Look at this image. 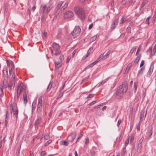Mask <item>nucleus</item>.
Segmentation results:
<instances>
[{
    "mask_svg": "<svg viewBox=\"0 0 156 156\" xmlns=\"http://www.w3.org/2000/svg\"><path fill=\"white\" fill-rule=\"evenodd\" d=\"M74 11L78 17L83 21L85 20V12L84 9L79 6L75 7Z\"/></svg>",
    "mask_w": 156,
    "mask_h": 156,
    "instance_id": "1",
    "label": "nucleus"
},
{
    "mask_svg": "<svg viewBox=\"0 0 156 156\" xmlns=\"http://www.w3.org/2000/svg\"><path fill=\"white\" fill-rule=\"evenodd\" d=\"M128 89L127 83L126 81L122 82V85L118 88L115 92L117 96H118L120 94L126 93Z\"/></svg>",
    "mask_w": 156,
    "mask_h": 156,
    "instance_id": "2",
    "label": "nucleus"
},
{
    "mask_svg": "<svg viewBox=\"0 0 156 156\" xmlns=\"http://www.w3.org/2000/svg\"><path fill=\"white\" fill-rule=\"evenodd\" d=\"M43 98V96H41L38 98V100L37 106V113L40 116L42 115L43 113H44V111L42 110V100Z\"/></svg>",
    "mask_w": 156,
    "mask_h": 156,
    "instance_id": "3",
    "label": "nucleus"
},
{
    "mask_svg": "<svg viewBox=\"0 0 156 156\" xmlns=\"http://www.w3.org/2000/svg\"><path fill=\"white\" fill-rule=\"evenodd\" d=\"M81 29L80 27L78 26L75 27L73 30L72 31L70 34V36L73 37V38H76L80 34Z\"/></svg>",
    "mask_w": 156,
    "mask_h": 156,
    "instance_id": "4",
    "label": "nucleus"
},
{
    "mask_svg": "<svg viewBox=\"0 0 156 156\" xmlns=\"http://www.w3.org/2000/svg\"><path fill=\"white\" fill-rule=\"evenodd\" d=\"M52 46L53 50L55 51V55H58L61 52V51L59 50L60 46L58 44L54 42L52 44Z\"/></svg>",
    "mask_w": 156,
    "mask_h": 156,
    "instance_id": "5",
    "label": "nucleus"
},
{
    "mask_svg": "<svg viewBox=\"0 0 156 156\" xmlns=\"http://www.w3.org/2000/svg\"><path fill=\"white\" fill-rule=\"evenodd\" d=\"M11 111L13 115L15 116L16 120H17L18 119V109L17 107L13 108V107H11Z\"/></svg>",
    "mask_w": 156,
    "mask_h": 156,
    "instance_id": "6",
    "label": "nucleus"
},
{
    "mask_svg": "<svg viewBox=\"0 0 156 156\" xmlns=\"http://www.w3.org/2000/svg\"><path fill=\"white\" fill-rule=\"evenodd\" d=\"M76 132H73L68 136L67 138V140L68 142H72L76 138Z\"/></svg>",
    "mask_w": 156,
    "mask_h": 156,
    "instance_id": "7",
    "label": "nucleus"
},
{
    "mask_svg": "<svg viewBox=\"0 0 156 156\" xmlns=\"http://www.w3.org/2000/svg\"><path fill=\"white\" fill-rule=\"evenodd\" d=\"M73 15L74 14L72 12L68 11L64 14V17L65 19H69L72 17Z\"/></svg>",
    "mask_w": 156,
    "mask_h": 156,
    "instance_id": "8",
    "label": "nucleus"
},
{
    "mask_svg": "<svg viewBox=\"0 0 156 156\" xmlns=\"http://www.w3.org/2000/svg\"><path fill=\"white\" fill-rule=\"evenodd\" d=\"M37 119L35 122V128H38V125L41 122V117L40 115H37Z\"/></svg>",
    "mask_w": 156,
    "mask_h": 156,
    "instance_id": "9",
    "label": "nucleus"
},
{
    "mask_svg": "<svg viewBox=\"0 0 156 156\" xmlns=\"http://www.w3.org/2000/svg\"><path fill=\"white\" fill-rule=\"evenodd\" d=\"M118 19H116L115 20L111 25V30H113L115 28L116 26L118 25Z\"/></svg>",
    "mask_w": 156,
    "mask_h": 156,
    "instance_id": "10",
    "label": "nucleus"
},
{
    "mask_svg": "<svg viewBox=\"0 0 156 156\" xmlns=\"http://www.w3.org/2000/svg\"><path fill=\"white\" fill-rule=\"evenodd\" d=\"M8 80L7 79H5L4 78L3 82V86L2 88H5L8 87V86L9 83H8Z\"/></svg>",
    "mask_w": 156,
    "mask_h": 156,
    "instance_id": "11",
    "label": "nucleus"
},
{
    "mask_svg": "<svg viewBox=\"0 0 156 156\" xmlns=\"http://www.w3.org/2000/svg\"><path fill=\"white\" fill-rule=\"evenodd\" d=\"M153 68L154 66L151 65L147 73V75L148 76L150 77L151 76V74H152L153 72Z\"/></svg>",
    "mask_w": 156,
    "mask_h": 156,
    "instance_id": "12",
    "label": "nucleus"
},
{
    "mask_svg": "<svg viewBox=\"0 0 156 156\" xmlns=\"http://www.w3.org/2000/svg\"><path fill=\"white\" fill-rule=\"evenodd\" d=\"M145 115H144V117L145 118L146 116V115H147V109L145 111H144V110H141L140 111V118H141V119H143V118L144 116V114L145 113Z\"/></svg>",
    "mask_w": 156,
    "mask_h": 156,
    "instance_id": "13",
    "label": "nucleus"
},
{
    "mask_svg": "<svg viewBox=\"0 0 156 156\" xmlns=\"http://www.w3.org/2000/svg\"><path fill=\"white\" fill-rule=\"evenodd\" d=\"M55 68L58 69L61 66L62 64L61 62H55Z\"/></svg>",
    "mask_w": 156,
    "mask_h": 156,
    "instance_id": "14",
    "label": "nucleus"
},
{
    "mask_svg": "<svg viewBox=\"0 0 156 156\" xmlns=\"http://www.w3.org/2000/svg\"><path fill=\"white\" fill-rule=\"evenodd\" d=\"M42 9L41 11L44 14H48V12H47V6L46 5L42 6Z\"/></svg>",
    "mask_w": 156,
    "mask_h": 156,
    "instance_id": "15",
    "label": "nucleus"
},
{
    "mask_svg": "<svg viewBox=\"0 0 156 156\" xmlns=\"http://www.w3.org/2000/svg\"><path fill=\"white\" fill-rule=\"evenodd\" d=\"M67 139H66L65 140H61L60 143L61 144L64 145L66 146H68V140H67Z\"/></svg>",
    "mask_w": 156,
    "mask_h": 156,
    "instance_id": "16",
    "label": "nucleus"
},
{
    "mask_svg": "<svg viewBox=\"0 0 156 156\" xmlns=\"http://www.w3.org/2000/svg\"><path fill=\"white\" fill-rule=\"evenodd\" d=\"M3 72L4 76V77H8V70L6 68H4L3 70Z\"/></svg>",
    "mask_w": 156,
    "mask_h": 156,
    "instance_id": "17",
    "label": "nucleus"
},
{
    "mask_svg": "<svg viewBox=\"0 0 156 156\" xmlns=\"http://www.w3.org/2000/svg\"><path fill=\"white\" fill-rule=\"evenodd\" d=\"M132 65V64L131 63H130L128 64V65H127V68L125 70V73L126 74L128 73L129 69H130V68L131 67Z\"/></svg>",
    "mask_w": 156,
    "mask_h": 156,
    "instance_id": "18",
    "label": "nucleus"
},
{
    "mask_svg": "<svg viewBox=\"0 0 156 156\" xmlns=\"http://www.w3.org/2000/svg\"><path fill=\"white\" fill-rule=\"evenodd\" d=\"M63 3V2L62 1L59 2L56 6V9L57 10L61 8Z\"/></svg>",
    "mask_w": 156,
    "mask_h": 156,
    "instance_id": "19",
    "label": "nucleus"
},
{
    "mask_svg": "<svg viewBox=\"0 0 156 156\" xmlns=\"http://www.w3.org/2000/svg\"><path fill=\"white\" fill-rule=\"evenodd\" d=\"M153 131L151 129L149 132L147 133V135L148 136V139L149 140L151 137V135L152 134Z\"/></svg>",
    "mask_w": 156,
    "mask_h": 156,
    "instance_id": "20",
    "label": "nucleus"
},
{
    "mask_svg": "<svg viewBox=\"0 0 156 156\" xmlns=\"http://www.w3.org/2000/svg\"><path fill=\"white\" fill-rule=\"evenodd\" d=\"M23 101L24 103L26 104L27 102V96L26 94L25 93L23 95Z\"/></svg>",
    "mask_w": 156,
    "mask_h": 156,
    "instance_id": "21",
    "label": "nucleus"
},
{
    "mask_svg": "<svg viewBox=\"0 0 156 156\" xmlns=\"http://www.w3.org/2000/svg\"><path fill=\"white\" fill-rule=\"evenodd\" d=\"M36 107V102H33L32 105V112L34 111L35 110Z\"/></svg>",
    "mask_w": 156,
    "mask_h": 156,
    "instance_id": "22",
    "label": "nucleus"
},
{
    "mask_svg": "<svg viewBox=\"0 0 156 156\" xmlns=\"http://www.w3.org/2000/svg\"><path fill=\"white\" fill-rule=\"evenodd\" d=\"M111 51H108L104 55L103 59H105L108 57Z\"/></svg>",
    "mask_w": 156,
    "mask_h": 156,
    "instance_id": "23",
    "label": "nucleus"
},
{
    "mask_svg": "<svg viewBox=\"0 0 156 156\" xmlns=\"http://www.w3.org/2000/svg\"><path fill=\"white\" fill-rule=\"evenodd\" d=\"M104 55L103 54H101L100 55L99 57L95 61L97 63L101 59H103Z\"/></svg>",
    "mask_w": 156,
    "mask_h": 156,
    "instance_id": "24",
    "label": "nucleus"
},
{
    "mask_svg": "<svg viewBox=\"0 0 156 156\" xmlns=\"http://www.w3.org/2000/svg\"><path fill=\"white\" fill-rule=\"evenodd\" d=\"M104 55L103 54H101L100 55L99 57L95 61L97 63L101 59H103Z\"/></svg>",
    "mask_w": 156,
    "mask_h": 156,
    "instance_id": "25",
    "label": "nucleus"
},
{
    "mask_svg": "<svg viewBox=\"0 0 156 156\" xmlns=\"http://www.w3.org/2000/svg\"><path fill=\"white\" fill-rule=\"evenodd\" d=\"M104 55L103 54H101L100 55L99 57L95 61L97 63L101 59H103Z\"/></svg>",
    "mask_w": 156,
    "mask_h": 156,
    "instance_id": "26",
    "label": "nucleus"
},
{
    "mask_svg": "<svg viewBox=\"0 0 156 156\" xmlns=\"http://www.w3.org/2000/svg\"><path fill=\"white\" fill-rule=\"evenodd\" d=\"M142 143H139L138 145V151L140 152L142 149Z\"/></svg>",
    "mask_w": 156,
    "mask_h": 156,
    "instance_id": "27",
    "label": "nucleus"
},
{
    "mask_svg": "<svg viewBox=\"0 0 156 156\" xmlns=\"http://www.w3.org/2000/svg\"><path fill=\"white\" fill-rule=\"evenodd\" d=\"M141 57V55H140L139 56H138L135 59L134 62L135 64H137L139 60L140 59Z\"/></svg>",
    "mask_w": 156,
    "mask_h": 156,
    "instance_id": "28",
    "label": "nucleus"
},
{
    "mask_svg": "<svg viewBox=\"0 0 156 156\" xmlns=\"http://www.w3.org/2000/svg\"><path fill=\"white\" fill-rule=\"evenodd\" d=\"M126 21V19L124 17H123L121 19L120 22V24H122L125 23Z\"/></svg>",
    "mask_w": 156,
    "mask_h": 156,
    "instance_id": "29",
    "label": "nucleus"
},
{
    "mask_svg": "<svg viewBox=\"0 0 156 156\" xmlns=\"http://www.w3.org/2000/svg\"><path fill=\"white\" fill-rule=\"evenodd\" d=\"M52 7L53 5L52 4L50 5L47 8V12H48V13Z\"/></svg>",
    "mask_w": 156,
    "mask_h": 156,
    "instance_id": "30",
    "label": "nucleus"
},
{
    "mask_svg": "<svg viewBox=\"0 0 156 156\" xmlns=\"http://www.w3.org/2000/svg\"><path fill=\"white\" fill-rule=\"evenodd\" d=\"M107 80V79H105V80L102 81L101 82L99 83L98 86H100L105 83L106 82Z\"/></svg>",
    "mask_w": 156,
    "mask_h": 156,
    "instance_id": "31",
    "label": "nucleus"
},
{
    "mask_svg": "<svg viewBox=\"0 0 156 156\" xmlns=\"http://www.w3.org/2000/svg\"><path fill=\"white\" fill-rule=\"evenodd\" d=\"M52 87V84L51 82H50L48 85L47 90V91H48L50 90V89Z\"/></svg>",
    "mask_w": 156,
    "mask_h": 156,
    "instance_id": "32",
    "label": "nucleus"
},
{
    "mask_svg": "<svg viewBox=\"0 0 156 156\" xmlns=\"http://www.w3.org/2000/svg\"><path fill=\"white\" fill-rule=\"evenodd\" d=\"M97 38V37L95 36H94L93 37H92L90 39V41L91 42H92L94 41H95Z\"/></svg>",
    "mask_w": 156,
    "mask_h": 156,
    "instance_id": "33",
    "label": "nucleus"
},
{
    "mask_svg": "<svg viewBox=\"0 0 156 156\" xmlns=\"http://www.w3.org/2000/svg\"><path fill=\"white\" fill-rule=\"evenodd\" d=\"M50 138L49 134L48 133H46L44 136V139L45 140H48Z\"/></svg>",
    "mask_w": 156,
    "mask_h": 156,
    "instance_id": "34",
    "label": "nucleus"
},
{
    "mask_svg": "<svg viewBox=\"0 0 156 156\" xmlns=\"http://www.w3.org/2000/svg\"><path fill=\"white\" fill-rule=\"evenodd\" d=\"M19 88H18H18H17V89H16V92H17V98L18 100H19V98L20 96V93L19 92Z\"/></svg>",
    "mask_w": 156,
    "mask_h": 156,
    "instance_id": "35",
    "label": "nucleus"
},
{
    "mask_svg": "<svg viewBox=\"0 0 156 156\" xmlns=\"http://www.w3.org/2000/svg\"><path fill=\"white\" fill-rule=\"evenodd\" d=\"M52 141V140H50L47 141L44 144V146L46 147L48 146L49 144H50Z\"/></svg>",
    "mask_w": 156,
    "mask_h": 156,
    "instance_id": "36",
    "label": "nucleus"
},
{
    "mask_svg": "<svg viewBox=\"0 0 156 156\" xmlns=\"http://www.w3.org/2000/svg\"><path fill=\"white\" fill-rule=\"evenodd\" d=\"M143 69V67H142L138 71L137 76H138L140 75L143 74V72L142 71V70Z\"/></svg>",
    "mask_w": 156,
    "mask_h": 156,
    "instance_id": "37",
    "label": "nucleus"
},
{
    "mask_svg": "<svg viewBox=\"0 0 156 156\" xmlns=\"http://www.w3.org/2000/svg\"><path fill=\"white\" fill-rule=\"evenodd\" d=\"M68 5V3L67 2H66L64 5L62 6L61 9H62L63 10H64L65 8H66L67 7Z\"/></svg>",
    "mask_w": 156,
    "mask_h": 156,
    "instance_id": "38",
    "label": "nucleus"
},
{
    "mask_svg": "<svg viewBox=\"0 0 156 156\" xmlns=\"http://www.w3.org/2000/svg\"><path fill=\"white\" fill-rule=\"evenodd\" d=\"M134 138L133 136L132 135L131 136V138L130 140V143L131 144H132L133 141L134 140Z\"/></svg>",
    "mask_w": 156,
    "mask_h": 156,
    "instance_id": "39",
    "label": "nucleus"
},
{
    "mask_svg": "<svg viewBox=\"0 0 156 156\" xmlns=\"http://www.w3.org/2000/svg\"><path fill=\"white\" fill-rule=\"evenodd\" d=\"M90 55V53L89 52V51H87V53L86 55L84 56H83L82 58V59H85L88 56Z\"/></svg>",
    "mask_w": 156,
    "mask_h": 156,
    "instance_id": "40",
    "label": "nucleus"
},
{
    "mask_svg": "<svg viewBox=\"0 0 156 156\" xmlns=\"http://www.w3.org/2000/svg\"><path fill=\"white\" fill-rule=\"evenodd\" d=\"M136 47H133L129 53L132 54L133 52L136 50Z\"/></svg>",
    "mask_w": 156,
    "mask_h": 156,
    "instance_id": "41",
    "label": "nucleus"
},
{
    "mask_svg": "<svg viewBox=\"0 0 156 156\" xmlns=\"http://www.w3.org/2000/svg\"><path fill=\"white\" fill-rule=\"evenodd\" d=\"M126 31L129 34L131 33V28L129 27H128L126 28Z\"/></svg>",
    "mask_w": 156,
    "mask_h": 156,
    "instance_id": "42",
    "label": "nucleus"
},
{
    "mask_svg": "<svg viewBox=\"0 0 156 156\" xmlns=\"http://www.w3.org/2000/svg\"><path fill=\"white\" fill-rule=\"evenodd\" d=\"M137 85H138L137 83H136V82L134 83V89L135 90V92L137 90Z\"/></svg>",
    "mask_w": 156,
    "mask_h": 156,
    "instance_id": "43",
    "label": "nucleus"
},
{
    "mask_svg": "<svg viewBox=\"0 0 156 156\" xmlns=\"http://www.w3.org/2000/svg\"><path fill=\"white\" fill-rule=\"evenodd\" d=\"M150 18V16L148 17L147 18L146 21H145V23L148 25H149V20Z\"/></svg>",
    "mask_w": 156,
    "mask_h": 156,
    "instance_id": "44",
    "label": "nucleus"
},
{
    "mask_svg": "<svg viewBox=\"0 0 156 156\" xmlns=\"http://www.w3.org/2000/svg\"><path fill=\"white\" fill-rule=\"evenodd\" d=\"M89 76H87V77H85V78H84L82 81V82H83V83H84V82H86L87 80H88V79H89Z\"/></svg>",
    "mask_w": 156,
    "mask_h": 156,
    "instance_id": "45",
    "label": "nucleus"
},
{
    "mask_svg": "<svg viewBox=\"0 0 156 156\" xmlns=\"http://www.w3.org/2000/svg\"><path fill=\"white\" fill-rule=\"evenodd\" d=\"M109 5L110 6L112 7L114 5V0H112L111 1V2L109 3Z\"/></svg>",
    "mask_w": 156,
    "mask_h": 156,
    "instance_id": "46",
    "label": "nucleus"
},
{
    "mask_svg": "<svg viewBox=\"0 0 156 156\" xmlns=\"http://www.w3.org/2000/svg\"><path fill=\"white\" fill-rule=\"evenodd\" d=\"M46 152L44 151H43L41 152L40 155L42 156H44L46 155Z\"/></svg>",
    "mask_w": 156,
    "mask_h": 156,
    "instance_id": "47",
    "label": "nucleus"
},
{
    "mask_svg": "<svg viewBox=\"0 0 156 156\" xmlns=\"http://www.w3.org/2000/svg\"><path fill=\"white\" fill-rule=\"evenodd\" d=\"M153 22H154L156 20V12H155V14L153 17Z\"/></svg>",
    "mask_w": 156,
    "mask_h": 156,
    "instance_id": "48",
    "label": "nucleus"
},
{
    "mask_svg": "<svg viewBox=\"0 0 156 156\" xmlns=\"http://www.w3.org/2000/svg\"><path fill=\"white\" fill-rule=\"evenodd\" d=\"M127 0H122L121 2V4L122 5H124L126 3Z\"/></svg>",
    "mask_w": 156,
    "mask_h": 156,
    "instance_id": "49",
    "label": "nucleus"
},
{
    "mask_svg": "<svg viewBox=\"0 0 156 156\" xmlns=\"http://www.w3.org/2000/svg\"><path fill=\"white\" fill-rule=\"evenodd\" d=\"M129 137L127 139V140L125 142V146H126L129 143Z\"/></svg>",
    "mask_w": 156,
    "mask_h": 156,
    "instance_id": "50",
    "label": "nucleus"
},
{
    "mask_svg": "<svg viewBox=\"0 0 156 156\" xmlns=\"http://www.w3.org/2000/svg\"><path fill=\"white\" fill-rule=\"evenodd\" d=\"M94 96V94H89L87 96V98H92Z\"/></svg>",
    "mask_w": 156,
    "mask_h": 156,
    "instance_id": "51",
    "label": "nucleus"
},
{
    "mask_svg": "<svg viewBox=\"0 0 156 156\" xmlns=\"http://www.w3.org/2000/svg\"><path fill=\"white\" fill-rule=\"evenodd\" d=\"M156 51V46H155V45L154 46V48L153 49V55H154V54L155 53V52Z\"/></svg>",
    "mask_w": 156,
    "mask_h": 156,
    "instance_id": "52",
    "label": "nucleus"
},
{
    "mask_svg": "<svg viewBox=\"0 0 156 156\" xmlns=\"http://www.w3.org/2000/svg\"><path fill=\"white\" fill-rule=\"evenodd\" d=\"M96 101H93L91 102H90L88 105H89V106L92 105H94L96 103Z\"/></svg>",
    "mask_w": 156,
    "mask_h": 156,
    "instance_id": "53",
    "label": "nucleus"
},
{
    "mask_svg": "<svg viewBox=\"0 0 156 156\" xmlns=\"http://www.w3.org/2000/svg\"><path fill=\"white\" fill-rule=\"evenodd\" d=\"M6 62L7 63V66L9 67L11 64L10 61H9L7 59L6 60Z\"/></svg>",
    "mask_w": 156,
    "mask_h": 156,
    "instance_id": "54",
    "label": "nucleus"
},
{
    "mask_svg": "<svg viewBox=\"0 0 156 156\" xmlns=\"http://www.w3.org/2000/svg\"><path fill=\"white\" fill-rule=\"evenodd\" d=\"M10 62H11V66H12L11 68H12V69H14L15 66H14V65L13 62L12 61H10Z\"/></svg>",
    "mask_w": 156,
    "mask_h": 156,
    "instance_id": "55",
    "label": "nucleus"
},
{
    "mask_svg": "<svg viewBox=\"0 0 156 156\" xmlns=\"http://www.w3.org/2000/svg\"><path fill=\"white\" fill-rule=\"evenodd\" d=\"M93 66L92 65V64L91 63L90 64H89V65H88V66H87L86 67V69H88L90 67H92Z\"/></svg>",
    "mask_w": 156,
    "mask_h": 156,
    "instance_id": "56",
    "label": "nucleus"
},
{
    "mask_svg": "<svg viewBox=\"0 0 156 156\" xmlns=\"http://www.w3.org/2000/svg\"><path fill=\"white\" fill-rule=\"evenodd\" d=\"M146 2L144 1L141 4V8H143L146 5Z\"/></svg>",
    "mask_w": 156,
    "mask_h": 156,
    "instance_id": "57",
    "label": "nucleus"
},
{
    "mask_svg": "<svg viewBox=\"0 0 156 156\" xmlns=\"http://www.w3.org/2000/svg\"><path fill=\"white\" fill-rule=\"evenodd\" d=\"M128 2L130 4L132 5V6L133 5V2L132 0H129Z\"/></svg>",
    "mask_w": 156,
    "mask_h": 156,
    "instance_id": "58",
    "label": "nucleus"
},
{
    "mask_svg": "<svg viewBox=\"0 0 156 156\" xmlns=\"http://www.w3.org/2000/svg\"><path fill=\"white\" fill-rule=\"evenodd\" d=\"M59 58L60 59V60L61 62L64 59V56L63 55H61L59 57Z\"/></svg>",
    "mask_w": 156,
    "mask_h": 156,
    "instance_id": "59",
    "label": "nucleus"
},
{
    "mask_svg": "<svg viewBox=\"0 0 156 156\" xmlns=\"http://www.w3.org/2000/svg\"><path fill=\"white\" fill-rule=\"evenodd\" d=\"M136 129L138 131H140V126L139 124H138L136 125Z\"/></svg>",
    "mask_w": 156,
    "mask_h": 156,
    "instance_id": "60",
    "label": "nucleus"
},
{
    "mask_svg": "<svg viewBox=\"0 0 156 156\" xmlns=\"http://www.w3.org/2000/svg\"><path fill=\"white\" fill-rule=\"evenodd\" d=\"M126 152V147L124 148L123 149L122 154L123 155H125Z\"/></svg>",
    "mask_w": 156,
    "mask_h": 156,
    "instance_id": "61",
    "label": "nucleus"
},
{
    "mask_svg": "<svg viewBox=\"0 0 156 156\" xmlns=\"http://www.w3.org/2000/svg\"><path fill=\"white\" fill-rule=\"evenodd\" d=\"M82 134H80V135H79L78 137L77 138V140L76 142V143L77 142L78 139H79L80 138H81L82 137Z\"/></svg>",
    "mask_w": 156,
    "mask_h": 156,
    "instance_id": "62",
    "label": "nucleus"
},
{
    "mask_svg": "<svg viewBox=\"0 0 156 156\" xmlns=\"http://www.w3.org/2000/svg\"><path fill=\"white\" fill-rule=\"evenodd\" d=\"M144 64V61L143 60H142L140 63V67H142Z\"/></svg>",
    "mask_w": 156,
    "mask_h": 156,
    "instance_id": "63",
    "label": "nucleus"
},
{
    "mask_svg": "<svg viewBox=\"0 0 156 156\" xmlns=\"http://www.w3.org/2000/svg\"><path fill=\"white\" fill-rule=\"evenodd\" d=\"M134 39H135V38H134V37H131V38H130L129 39V40H130V41L131 42H133V41H134Z\"/></svg>",
    "mask_w": 156,
    "mask_h": 156,
    "instance_id": "64",
    "label": "nucleus"
}]
</instances>
